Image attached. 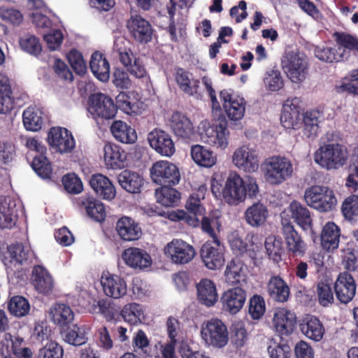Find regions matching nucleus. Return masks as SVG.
<instances>
[{"label": "nucleus", "mask_w": 358, "mask_h": 358, "mask_svg": "<svg viewBox=\"0 0 358 358\" xmlns=\"http://www.w3.org/2000/svg\"><path fill=\"white\" fill-rule=\"evenodd\" d=\"M264 245L269 259L275 263H279L284 252L281 238L270 236L266 238Z\"/></svg>", "instance_id": "nucleus-52"}, {"label": "nucleus", "mask_w": 358, "mask_h": 358, "mask_svg": "<svg viewBox=\"0 0 358 358\" xmlns=\"http://www.w3.org/2000/svg\"><path fill=\"white\" fill-rule=\"evenodd\" d=\"M341 48L334 46L317 45L314 50L315 56L320 61L333 63L342 60L343 57V52H341Z\"/></svg>", "instance_id": "nucleus-49"}, {"label": "nucleus", "mask_w": 358, "mask_h": 358, "mask_svg": "<svg viewBox=\"0 0 358 358\" xmlns=\"http://www.w3.org/2000/svg\"><path fill=\"white\" fill-rule=\"evenodd\" d=\"M201 231L207 234L212 240L220 239L217 233L221 230L222 222L219 217L203 216L199 220Z\"/></svg>", "instance_id": "nucleus-53"}, {"label": "nucleus", "mask_w": 358, "mask_h": 358, "mask_svg": "<svg viewBox=\"0 0 358 358\" xmlns=\"http://www.w3.org/2000/svg\"><path fill=\"white\" fill-rule=\"evenodd\" d=\"M120 316H121L124 322L131 325H135L141 322L143 310L140 304L129 303L124 306L120 313Z\"/></svg>", "instance_id": "nucleus-51"}, {"label": "nucleus", "mask_w": 358, "mask_h": 358, "mask_svg": "<svg viewBox=\"0 0 358 358\" xmlns=\"http://www.w3.org/2000/svg\"><path fill=\"white\" fill-rule=\"evenodd\" d=\"M244 264L239 258L232 259L227 265L224 276L227 283L231 285L239 284L243 278Z\"/></svg>", "instance_id": "nucleus-50"}, {"label": "nucleus", "mask_w": 358, "mask_h": 358, "mask_svg": "<svg viewBox=\"0 0 358 358\" xmlns=\"http://www.w3.org/2000/svg\"><path fill=\"white\" fill-rule=\"evenodd\" d=\"M268 215V211L265 205L257 202L248 208L245 213L246 222L252 227L262 225Z\"/></svg>", "instance_id": "nucleus-42"}, {"label": "nucleus", "mask_w": 358, "mask_h": 358, "mask_svg": "<svg viewBox=\"0 0 358 358\" xmlns=\"http://www.w3.org/2000/svg\"><path fill=\"white\" fill-rule=\"evenodd\" d=\"M152 181L160 186L176 185L180 180L178 168L172 162L166 160L157 161L150 169Z\"/></svg>", "instance_id": "nucleus-7"}, {"label": "nucleus", "mask_w": 358, "mask_h": 358, "mask_svg": "<svg viewBox=\"0 0 358 358\" xmlns=\"http://www.w3.org/2000/svg\"><path fill=\"white\" fill-rule=\"evenodd\" d=\"M262 171L266 182L278 185L292 176L293 166L291 161L285 157L272 156L263 162Z\"/></svg>", "instance_id": "nucleus-2"}, {"label": "nucleus", "mask_w": 358, "mask_h": 358, "mask_svg": "<svg viewBox=\"0 0 358 358\" xmlns=\"http://www.w3.org/2000/svg\"><path fill=\"white\" fill-rule=\"evenodd\" d=\"M175 80L179 88L189 96H200V81L197 79L190 80L189 72L178 68L175 74Z\"/></svg>", "instance_id": "nucleus-37"}, {"label": "nucleus", "mask_w": 358, "mask_h": 358, "mask_svg": "<svg viewBox=\"0 0 358 358\" xmlns=\"http://www.w3.org/2000/svg\"><path fill=\"white\" fill-rule=\"evenodd\" d=\"M64 356L63 348L55 341H49L39 350L38 358H62Z\"/></svg>", "instance_id": "nucleus-61"}, {"label": "nucleus", "mask_w": 358, "mask_h": 358, "mask_svg": "<svg viewBox=\"0 0 358 358\" xmlns=\"http://www.w3.org/2000/svg\"><path fill=\"white\" fill-rule=\"evenodd\" d=\"M273 324L275 331L281 336L291 335L296 324L295 313L285 308H278L274 313Z\"/></svg>", "instance_id": "nucleus-21"}, {"label": "nucleus", "mask_w": 358, "mask_h": 358, "mask_svg": "<svg viewBox=\"0 0 358 358\" xmlns=\"http://www.w3.org/2000/svg\"><path fill=\"white\" fill-rule=\"evenodd\" d=\"M321 117V112L317 109L309 110L303 113L302 125H303L304 134L307 137L310 138L317 136Z\"/></svg>", "instance_id": "nucleus-46"}, {"label": "nucleus", "mask_w": 358, "mask_h": 358, "mask_svg": "<svg viewBox=\"0 0 358 358\" xmlns=\"http://www.w3.org/2000/svg\"><path fill=\"white\" fill-rule=\"evenodd\" d=\"M127 27L131 36L139 43H147L152 38V25L141 15H131L127 22Z\"/></svg>", "instance_id": "nucleus-16"}, {"label": "nucleus", "mask_w": 358, "mask_h": 358, "mask_svg": "<svg viewBox=\"0 0 358 358\" xmlns=\"http://www.w3.org/2000/svg\"><path fill=\"white\" fill-rule=\"evenodd\" d=\"M104 161L108 167L113 169L125 166L126 152L116 145L106 144L104 146Z\"/></svg>", "instance_id": "nucleus-36"}, {"label": "nucleus", "mask_w": 358, "mask_h": 358, "mask_svg": "<svg viewBox=\"0 0 358 358\" xmlns=\"http://www.w3.org/2000/svg\"><path fill=\"white\" fill-rule=\"evenodd\" d=\"M233 162L239 169L248 173L255 172L259 168V158L257 151L243 145L235 150Z\"/></svg>", "instance_id": "nucleus-20"}, {"label": "nucleus", "mask_w": 358, "mask_h": 358, "mask_svg": "<svg viewBox=\"0 0 358 358\" xmlns=\"http://www.w3.org/2000/svg\"><path fill=\"white\" fill-rule=\"evenodd\" d=\"M35 173L42 178H51L52 169L50 162L44 154L36 155L31 164Z\"/></svg>", "instance_id": "nucleus-55"}, {"label": "nucleus", "mask_w": 358, "mask_h": 358, "mask_svg": "<svg viewBox=\"0 0 358 358\" xmlns=\"http://www.w3.org/2000/svg\"><path fill=\"white\" fill-rule=\"evenodd\" d=\"M225 247L220 239L207 241L200 249L201 259L210 270L220 269L224 262Z\"/></svg>", "instance_id": "nucleus-8"}, {"label": "nucleus", "mask_w": 358, "mask_h": 358, "mask_svg": "<svg viewBox=\"0 0 358 358\" xmlns=\"http://www.w3.org/2000/svg\"><path fill=\"white\" fill-rule=\"evenodd\" d=\"M117 109L120 108L124 113L128 115L136 114L138 112V106L136 103L132 102L131 97L126 92H120L116 96V103Z\"/></svg>", "instance_id": "nucleus-60"}, {"label": "nucleus", "mask_w": 358, "mask_h": 358, "mask_svg": "<svg viewBox=\"0 0 358 358\" xmlns=\"http://www.w3.org/2000/svg\"><path fill=\"white\" fill-rule=\"evenodd\" d=\"M90 68L98 80L107 82L110 78V64L104 55L99 51L94 52L90 62Z\"/></svg>", "instance_id": "nucleus-34"}, {"label": "nucleus", "mask_w": 358, "mask_h": 358, "mask_svg": "<svg viewBox=\"0 0 358 358\" xmlns=\"http://www.w3.org/2000/svg\"><path fill=\"white\" fill-rule=\"evenodd\" d=\"M303 197L308 206L320 213L331 212L337 206L334 192L327 186L312 185L306 189Z\"/></svg>", "instance_id": "nucleus-3"}, {"label": "nucleus", "mask_w": 358, "mask_h": 358, "mask_svg": "<svg viewBox=\"0 0 358 358\" xmlns=\"http://www.w3.org/2000/svg\"><path fill=\"white\" fill-rule=\"evenodd\" d=\"M281 65L287 76L294 83H303L308 76V58L299 50L286 52L282 58Z\"/></svg>", "instance_id": "nucleus-4"}, {"label": "nucleus", "mask_w": 358, "mask_h": 358, "mask_svg": "<svg viewBox=\"0 0 358 358\" xmlns=\"http://www.w3.org/2000/svg\"><path fill=\"white\" fill-rule=\"evenodd\" d=\"M332 280L324 277L317 281L316 294L319 303L324 307L329 306L334 301Z\"/></svg>", "instance_id": "nucleus-41"}, {"label": "nucleus", "mask_w": 358, "mask_h": 358, "mask_svg": "<svg viewBox=\"0 0 358 358\" xmlns=\"http://www.w3.org/2000/svg\"><path fill=\"white\" fill-rule=\"evenodd\" d=\"M29 301L24 296L15 295L7 302V309L10 315L20 318L27 315L30 311Z\"/></svg>", "instance_id": "nucleus-48"}, {"label": "nucleus", "mask_w": 358, "mask_h": 358, "mask_svg": "<svg viewBox=\"0 0 358 358\" xmlns=\"http://www.w3.org/2000/svg\"><path fill=\"white\" fill-rule=\"evenodd\" d=\"M246 296V292L240 287L227 289L220 299L222 309L231 315L238 313L245 304Z\"/></svg>", "instance_id": "nucleus-22"}, {"label": "nucleus", "mask_w": 358, "mask_h": 358, "mask_svg": "<svg viewBox=\"0 0 358 358\" xmlns=\"http://www.w3.org/2000/svg\"><path fill=\"white\" fill-rule=\"evenodd\" d=\"M50 145L59 153L71 152L75 148V140L71 131L66 128L52 127L48 134Z\"/></svg>", "instance_id": "nucleus-15"}, {"label": "nucleus", "mask_w": 358, "mask_h": 358, "mask_svg": "<svg viewBox=\"0 0 358 358\" xmlns=\"http://www.w3.org/2000/svg\"><path fill=\"white\" fill-rule=\"evenodd\" d=\"M87 215L93 220L101 222L106 217V212L104 205L98 199L94 197H87L83 200Z\"/></svg>", "instance_id": "nucleus-45"}, {"label": "nucleus", "mask_w": 358, "mask_h": 358, "mask_svg": "<svg viewBox=\"0 0 358 358\" xmlns=\"http://www.w3.org/2000/svg\"><path fill=\"white\" fill-rule=\"evenodd\" d=\"M229 132L227 123L209 127L205 129L201 138L206 143L217 148L224 149L228 145Z\"/></svg>", "instance_id": "nucleus-25"}, {"label": "nucleus", "mask_w": 358, "mask_h": 358, "mask_svg": "<svg viewBox=\"0 0 358 358\" xmlns=\"http://www.w3.org/2000/svg\"><path fill=\"white\" fill-rule=\"evenodd\" d=\"M336 43L345 49L358 51V38L344 32L334 34Z\"/></svg>", "instance_id": "nucleus-63"}, {"label": "nucleus", "mask_w": 358, "mask_h": 358, "mask_svg": "<svg viewBox=\"0 0 358 358\" xmlns=\"http://www.w3.org/2000/svg\"><path fill=\"white\" fill-rule=\"evenodd\" d=\"M341 236L340 227L332 221H328L320 234L321 248L326 252L333 253L339 246Z\"/></svg>", "instance_id": "nucleus-23"}, {"label": "nucleus", "mask_w": 358, "mask_h": 358, "mask_svg": "<svg viewBox=\"0 0 358 358\" xmlns=\"http://www.w3.org/2000/svg\"><path fill=\"white\" fill-rule=\"evenodd\" d=\"M197 299L203 305L210 307L217 301L218 294L215 283L209 279H202L196 285Z\"/></svg>", "instance_id": "nucleus-33"}, {"label": "nucleus", "mask_w": 358, "mask_h": 358, "mask_svg": "<svg viewBox=\"0 0 358 358\" xmlns=\"http://www.w3.org/2000/svg\"><path fill=\"white\" fill-rule=\"evenodd\" d=\"M169 126L173 134L182 139H190L194 134L193 123L183 113L174 111L169 118Z\"/></svg>", "instance_id": "nucleus-24"}, {"label": "nucleus", "mask_w": 358, "mask_h": 358, "mask_svg": "<svg viewBox=\"0 0 358 358\" xmlns=\"http://www.w3.org/2000/svg\"><path fill=\"white\" fill-rule=\"evenodd\" d=\"M115 229L120 238L124 241L138 240L142 234L139 224L127 216H122L117 220Z\"/></svg>", "instance_id": "nucleus-27"}, {"label": "nucleus", "mask_w": 358, "mask_h": 358, "mask_svg": "<svg viewBox=\"0 0 358 358\" xmlns=\"http://www.w3.org/2000/svg\"><path fill=\"white\" fill-rule=\"evenodd\" d=\"M22 121L27 130L39 131L43 124V112L36 107H29L23 112Z\"/></svg>", "instance_id": "nucleus-44"}, {"label": "nucleus", "mask_w": 358, "mask_h": 358, "mask_svg": "<svg viewBox=\"0 0 358 358\" xmlns=\"http://www.w3.org/2000/svg\"><path fill=\"white\" fill-rule=\"evenodd\" d=\"M15 99L9 78L0 73V113L7 114L14 108Z\"/></svg>", "instance_id": "nucleus-39"}, {"label": "nucleus", "mask_w": 358, "mask_h": 358, "mask_svg": "<svg viewBox=\"0 0 358 358\" xmlns=\"http://www.w3.org/2000/svg\"><path fill=\"white\" fill-rule=\"evenodd\" d=\"M148 141L152 148L162 156L171 157L176 151L171 135L166 131L155 129L148 135Z\"/></svg>", "instance_id": "nucleus-17"}, {"label": "nucleus", "mask_w": 358, "mask_h": 358, "mask_svg": "<svg viewBox=\"0 0 358 358\" xmlns=\"http://www.w3.org/2000/svg\"><path fill=\"white\" fill-rule=\"evenodd\" d=\"M64 189L71 194H78L83 190L81 180L75 173H68L62 178Z\"/></svg>", "instance_id": "nucleus-64"}, {"label": "nucleus", "mask_w": 358, "mask_h": 358, "mask_svg": "<svg viewBox=\"0 0 358 358\" xmlns=\"http://www.w3.org/2000/svg\"><path fill=\"white\" fill-rule=\"evenodd\" d=\"M334 290L337 299L342 303H348L356 294V283L351 274L345 271L339 273L334 283Z\"/></svg>", "instance_id": "nucleus-18"}, {"label": "nucleus", "mask_w": 358, "mask_h": 358, "mask_svg": "<svg viewBox=\"0 0 358 358\" xmlns=\"http://www.w3.org/2000/svg\"><path fill=\"white\" fill-rule=\"evenodd\" d=\"M244 180L235 171L229 172L221 192L223 199L229 205H238L245 199Z\"/></svg>", "instance_id": "nucleus-9"}, {"label": "nucleus", "mask_w": 358, "mask_h": 358, "mask_svg": "<svg viewBox=\"0 0 358 358\" xmlns=\"http://www.w3.org/2000/svg\"><path fill=\"white\" fill-rule=\"evenodd\" d=\"M117 180L122 189L131 194L140 193L144 185V178L142 176L127 169L118 175Z\"/></svg>", "instance_id": "nucleus-32"}, {"label": "nucleus", "mask_w": 358, "mask_h": 358, "mask_svg": "<svg viewBox=\"0 0 358 358\" xmlns=\"http://www.w3.org/2000/svg\"><path fill=\"white\" fill-rule=\"evenodd\" d=\"M303 335L315 342L320 341L324 335L325 328L320 319L312 315H306L299 323Z\"/></svg>", "instance_id": "nucleus-26"}, {"label": "nucleus", "mask_w": 358, "mask_h": 358, "mask_svg": "<svg viewBox=\"0 0 358 358\" xmlns=\"http://www.w3.org/2000/svg\"><path fill=\"white\" fill-rule=\"evenodd\" d=\"M282 234L286 248L293 257L303 256L306 252V243L294 225L287 219H282Z\"/></svg>", "instance_id": "nucleus-14"}, {"label": "nucleus", "mask_w": 358, "mask_h": 358, "mask_svg": "<svg viewBox=\"0 0 358 358\" xmlns=\"http://www.w3.org/2000/svg\"><path fill=\"white\" fill-rule=\"evenodd\" d=\"M267 292L275 301L283 303L288 300L290 288L287 282L279 275H273L267 283Z\"/></svg>", "instance_id": "nucleus-31"}, {"label": "nucleus", "mask_w": 358, "mask_h": 358, "mask_svg": "<svg viewBox=\"0 0 358 358\" xmlns=\"http://www.w3.org/2000/svg\"><path fill=\"white\" fill-rule=\"evenodd\" d=\"M266 311L264 299L258 294L253 295L249 301L248 313L253 320H259Z\"/></svg>", "instance_id": "nucleus-57"}, {"label": "nucleus", "mask_w": 358, "mask_h": 358, "mask_svg": "<svg viewBox=\"0 0 358 358\" xmlns=\"http://www.w3.org/2000/svg\"><path fill=\"white\" fill-rule=\"evenodd\" d=\"M84 325H73L65 334L64 341L70 345L80 346L85 344L88 340L87 331Z\"/></svg>", "instance_id": "nucleus-54"}, {"label": "nucleus", "mask_w": 358, "mask_h": 358, "mask_svg": "<svg viewBox=\"0 0 358 358\" xmlns=\"http://www.w3.org/2000/svg\"><path fill=\"white\" fill-rule=\"evenodd\" d=\"M173 185L161 186L155 190L157 202L164 206H174L178 205L180 199V193Z\"/></svg>", "instance_id": "nucleus-47"}, {"label": "nucleus", "mask_w": 358, "mask_h": 358, "mask_svg": "<svg viewBox=\"0 0 358 358\" xmlns=\"http://www.w3.org/2000/svg\"><path fill=\"white\" fill-rule=\"evenodd\" d=\"M191 156L199 166L210 168L216 164L217 157L215 153L201 145H194L191 148Z\"/></svg>", "instance_id": "nucleus-40"}, {"label": "nucleus", "mask_w": 358, "mask_h": 358, "mask_svg": "<svg viewBox=\"0 0 358 358\" xmlns=\"http://www.w3.org/2000/svg\"><path fill=\"white\" fill-rule=\"evenodd\" d=\"M220 98L227 116L231 120H241L245 112L246 101L243 97L234 94L229 90H222Z\"/></svg>", "instance_id": "nucleus-12"}, {"label": "nucleus", "mask_w": 358, "mask_h": 358, "mask_svg": "<svg viewBox=\"0 0 358 358\" xmlns=\"http://www.w3.org/2000/svg\"><path fill=\"white\" fill-rule=\"evenodd\" d=\"M292 218L303 230L312 227V217L310 210L299 201H292L288 207Z\"/></svg>", "instance_id": "nucleus-35"}, {"label": "nucleus", "mask_w": 358, "mask_h": 358, "mask_svg": "<svg viewBox=\"0 0 358 358\" xmlns=\"http://www.w3.org/2000/svg\"><path fill=\"white\" fill-rule=\"evenodd\" d=\"M87 110L94 120H108L115 117L117 106L111 97L99 92L89 97Z\"/></svg>", "instance_id": "nucleus-6"}, {"label": "nucleus", "mask_w": 358, "mask_h": 358, "mask_svg": "<svg viewBox=\"0 0 358 358\" xmlns=\"http://www.w3.org/2000/svg\"><path fill=\"white\" fill-rule=\"evenodd\" d=\"M201 334L206 344L213 348H222L229 341L227 326L217 318H212L204 322Z\"/></svg>", "instance_id": "nucleus-5"}, {"label": "nucleus", "mask_w": 358, "mask_h": 358, "mask_svg": "<svg viewBox=\"0 0 358 358\" xmlns=\"http://www.w3.org/2000/svg\"><path fill=\"white\" fill-rule=\"evenodd\" d=\"M341 211L345 219L352 220L358 216V196L352 195L343 201Z\"/></svg>", "instance_id": "nucleus-62"}, {"label": "nucleus", "mask_w": 358, "mask_h": 358, "mask_svg": "<svg viewBox=\"0 0 358 358\" xmlns=\"http://www.w3.org/2000/svg\"><path fill=\"white\" fill-rule=\"evenodd\" d=\"M110 131L114 138L122 143H134L137 139L136 130L122 120L114 121Z\"/></svg>", "instance_id": "nucleus-38"}, {"label": "nucleus", "mask_w": 358, "mask_h": 358, "mask_svg": "<svg viewBox=\"0 0 358 358\" xmlns=\"http://www.w3.org/2000/svg\"><path fill=\"white\" fill-rule=\"evenodd\" d=\"M348 159V149L338 143L324 144L314 155L315 163L327 170L338 169L346 164Z\"/></svg>", "instance_id": "nucleus-1"}, {"label": "nucleus", "mask_w": 358, "mask_h": 358, "mask_svg": "<svg viewBox=\"0 0 358 358\" xmlns=\"http://www.w3.org/2000/svg\"><path fill=\"white\" fill-rule=\"evenodd\" d=\"M267 351L271 358H289L292 352L287 343H277L273 339L268 341Z\"/></svg>", "instance_id": "nucleus-56"}, {"label": "nucleus", "mask_w": 358, "mask_h": 358, "mask_svg": "<svg viewBox=\"0 0 358 358\" xmlns=\"http://www.w3.org/2000/svg\"><path fill=\"white\" fill-rule=\"evenodd\" d=\"M164 254L175 264H185L191 262L195 256L194 247L182 241L174 238L164 247Z\"/></svg>", "instance_id": "nucleus-11"}, {"label": "nucleus", "mask_w": 358, "mask_h": 358, "mask_svg": "<svg viewBox=\"0 0 358 358\" xmlns=\"http://www.w3.org/2000/svg\"><path fill=\"white\" fill-rule=\"evenodd\" d=\"M31 282L36 290L44 295L50 294L53 290L54 282L52 277L43 266L36 265L33 268Z\"/></svg>", "instance_id": "nucleus-28"}, {"label": "nucleus", "mask_w": 358, "mask_h": 358, "mask_svg": "<svg viewBox=\"0 0 358 358\" xmlns=\"http://www.w3.org/2000/svg\"><path fill=\"white\" fill-rule=\"evenodd\" d=\"M101 284L103 293L109 297L120 299L127 292V286L124 279L117 275L103 272Z\"/></svg>", "instance_id": "nucleus-19"}, {"label": "nucleus", "mask_w": 358, "mask_h": 358, "mask_svg": "<svg viewBox=\"0 0 358 358\" xmlns=\"http://www.w3.org/2000/svg\"><path fill=\"white\" fill-rule=\"evenodd\" d=\"M90 185L96 194L103 199L110 201L115 196V187L109 178L103 174L92 175L90 180Z\"/></svg>", "instance_id": "nucleus-30"}, {"label": "nucleus", "mask_w": 358, "mask_h": 358, "mask_svg": "<svg viewBox=\"0 0 358 358\" xmlns=\"http://www.w3.org/2000/svg\"><path fill=\"white\" fill-rule=\"evenodd\" d=\"M67 59L76 73L83 76L87 72V65L83 55L76 49L67 54Z\"/></svg>", "instance_id": "nucleus-58"}, {"label": "nucleus", "mask_w": 358, "mask_h": 358, "mask_svg": "<svg viewBox=\"0 0 358 358\" xmlns=\"http://www.w3.org/2000/svg\"><path fill=\"white\" fill-rule=\"evenodd\" d=\"M301 100L298 97L287 99L282 107L280 122L285 129H299L302 126Z\"/></svg>", "instance_id": "nucleus-10"}, {"label": "nucleus", "mask_w": 358, "mask_h": 358, "mask_svg": "<svg viewBox=\"0 0 358 358\" xmlns=\"http://www.w3.org/2000/svg\"><path fill=\"white\" fill-rule=\"evenodd\" d=\"M122 259L129 266L143 269L152 264L150 255L145 250L138 248H129L122 253Z\"/></svg>", "instance_id": "nucleus-29"}, {"label": "nucleus", "mask_w": 358, "mask_h": 358, "mask_svg": "<svg viewBox=\"0 0 358 358\" xmlns=\"http://www.w3.org/2000/svg\"><path fill=\"white\" fill-rule=\"evenodd\" d=\"M185 207L189 213L183 210H172L169 212L168 218L174 222L183 221L189 226L193 227H199V220L197 217V215L200 213L201 205L198 196H190L187 201Z\"/></svg>", "instance_id": "nucleus-13"}, {"label": "nucleus", "mask_w": 358, "mask_h": 358, "mask_svg": "<svg viewBox=\"0 0 358 358\" xmlns=\"http://www.w3.org/2000/svg\"><path fill=\"white\" fill-rule=\"evenodd\" d=\"M53 322L59 327H68L74 319V313L71 308L64 303H57L50 310Z\"/></svg>", "instance_id": "nucleus-43"}, {"label": "nucleus", "mask_w": 358, "mask_h": 358, "mask_svg": "<svg viewBox=\"0 0 358 358\" xmlns=\"http://www.w3.org/2000/svg\"><path fill=\"white\" fill-rule=\"evenodd\" d=\"M8 254L9 255V262L10 264L17 263L22 264L23 262L28 259V251H26L24 247L21 243H13L8 247Z\"/></svg>", "instance_id": "nucleus-59"}]
</instances>
